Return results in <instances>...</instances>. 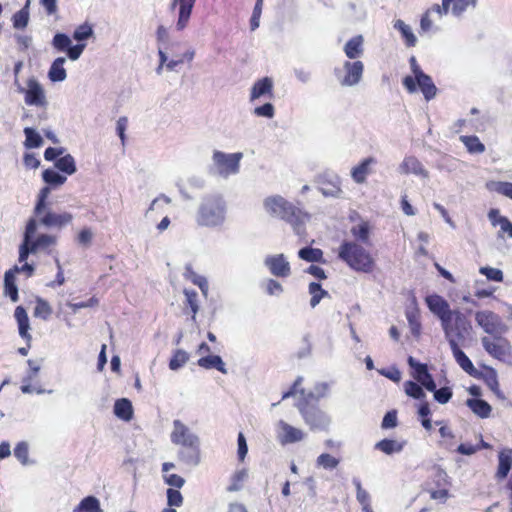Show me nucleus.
Wrapping results in <instances>:
<instances>
[{
	"mask_svg": "<svg viewBox=\"0 0 512 512\" xmlns=\"http://www.w3.org/2000/svg\"><path fill=\"white\" fill-rule=\"evenodd\" d=\"M237 442H238V451H237L238 459H239V461L243 462L247 455L248 447H247L245 436L242 432H240L238 434Z\"/></svg>",
	"mask_w": 512,
	"mask_h": 512,
	"instance_id": "obj_63",
	"label": "nucleus"
},
{
	"mask_svg": "<svg viewBox=\"0 0 512 512\" xmlns=\"http://www.w3.org/2000/svg\"><path fill=\"white\" fill-rule=\"evenodd\" d=\"M34 316L42 318L44 320L48 319L52 314V308L49 303L41 298L36 300V305L34 308Z\"/></svg>",
	"mask_w": 512,
	"mask_h": 512,
	"instance_id": "obj_48",
	"label": "nucleus"
},
{
	"mask_svg": "<svg viewBox=\"0 0 512 512\" xmlns=\"http://www.w3.org/2000/svg\"><path fill=\"white\" fill-rule=\"evenodd\" d=\"M340 178L337 175H322V195L340 198L342 190L340 188Z\"/></svg>",
	"mask_w": 512,
	"mask_h": 512,
	"instance_id": "obj_21",
	"label": "nucleus"
},
{
	"mask_svg": "<svg viewBox=\"0 0 512 512\" xmlns=\"http://www.w3.org/2000/svg\"><path fill=\"white\" fill-rule=\"evenodd\" d=\"M425 301L430 311L440 319L441 323L453 313L449 303L438 294L427 296Z\"/></svg>",
	"mask_w": 512,
	"mask_h": 512,
	"instance_id": "obj_14",
	"label": "nucleus"
},
{
	"mask_svg": "<svg viewBox=\"0 0 512 512\" xmlns=\"http://www.w3.org/2000/svg\"><path fill=\"white\" fill-rule=\"evenodd\" d=\"M404 442H398L392 439H383L376 443L375 448L387 455L399 453L403 450Z\"/></svg>",
	"mask_w": 512,
	"mask_h": 512,
	"instance_id": "obj_36",
	"label": "nucleus"
},
{
	"mask_svg": "<svg viewBox=\"0 0 512 512\" xmlns=\"http://www.w3.org/2000/svg\"><path fill=\"white\" fill-rule=\"evenodd\" d=\"M263 205L269 215L287 222L296 234H301L308 215L300 208L279 195L265 198Z\"/></svg>",
	"mask_w": 512,
	"mask_h": 512,
	"instance_id": "obj_1",
	"label": "nucleus"
},
{
	"mask_svg": "<svg viewBox=\"0 0 512 512\" xmlns=\"http://www.w3.org/2000/svg\"><path fill=\"white\" fill-rule=\"evenodd\" d=\"M460 140L470 153L481 154L485 151V145L477 136H461Z\"/></svg>",
	"mask_w": 512,
	"mask_h": 512,
	"instance_id": "obj_39",
	"label": "nucleus"
},
{
	"mask_svg": "<svg viewBox=\"0 0 512 512\" xmlns=\"http://www.w3.org/2000/svg\"><path fill=\"white\" fill-rule=\"evenodd\" d=\"M466 405L480 418H488L491 414L492 408L490 404L479 398L467 399Z\"/></svg>",
	"mask_w": 512,
	"mask_h": 512,
	"instance_id": "obj_28",
	"label": "nucleus"
},
{
	"mask_svg": "<svg viewBox=\"0 0 512 512\" xmlns=\"http://www.w3.org/2000/svg\"><path fill=\"white\" fill-rule=\"evenodd\" d=\"M25 103L27 105H35L40 107H43L47 104L44 90L35 79H31L27 83V90L25 91Z\"/></svg>",
	"mask_w": 512,
	"mask_h": 512,
	"instance_id": "obj_15",
	"label": "nucleus"
},
{
	"mask_svg": "<svg viewBox=\"0 0 512 512\" xmlns=\"http://www.w3.org/2000/svg\"><path fill=\"white\" fill-rule=\"evenodd\" d=\"M24 134L26 137L24 142L26 148H38L42 146L43 139L33 128L26 127L24 129Z\"/></svg>",
	"mask_w": 512,
	"mask_h": 512,
	"instance_id": "obj_43",
	"label": "nucleus"
},
{
	"mask_svg": "<svg viewBox=\"0 0 512 512\" xmlns=\"http://www.w3.org/2000/svg\"><path fill=\"white\" fill-rule=\"evenodd\" d=\"M393 26L396 30H398L401 33L407 47H414L416 45L417 38L409 25H407L404 21L398 19L394 22Z\"/></svg>",
	"mask_w": 512,
	"mask_h": 512,
	"instance_id": "obj_34",
	"label": "nucleus"
},
{
	"mask_svg": "<svg viewBox=\"0 0 512 512\" xmlns=\"http://www.w3.org/2000/svg\"><path fill=\"white\" fill-rule=\"evenodd\" d=\"M498 460L499 464L496 477L502 480L507 477L512 466V449L501 451L498 455Z\"/></svg>",
	"mask_w": 512,
	"mask_h": 512,
	"instance_id": "obj_27",
	"label": "nucleus"
},
{
	"mask_svg": "<svg viewBox=\"0 0 512 512\" xmlns=\"http://www.w3.org/2000/svg\"><path fill=\"white\" fill-rule=\"evenodd\" d=\"M423 386L419 385L418 383L414 382V381H406L404 383V390H405V393L414 398V399H418V400H422L426 397V394L425 392L423 391Z\"/></svg>",
	"mask_w": 512,
	"mask_h": 512,
	"instance_id": "obj_47",
	"label": "nucleus"
},
{
	"mask_svg": "<svg viewBox=\"0 0 512 512\" xmlns=\"http://www.w3.org/2000/svg\"><path fill=\"white\" fill-rule=\"evenodd\" d=\"M352 482L356 488V499L361 504L364 512H373L371 508L370 494L362 488L361 481L359 478L354 477Z\"/></svg>",
	"mask_w": 512,
	"mask_h": 512,
	"instance_id": "obj_31",
	"label": "nucleus"
},
{
	"mask_svg": "<svg viewBox=\"0 0 512 512\" xmlns=\"http://www.w3.org/2000/svg\"><path fill=\"white\" fill-rule=\"evenodd\" d=\"M163 479L167 485L176 489L182 488L185 484V479L177 474H164Z\"/></svg>",
	"mask_w": 512,
	"mask_h": 512,
	"instance_id": "obj_59",
	"label": "nucleus"
},
{
	"mask_svg": "<svg viewBox=\"0 0 512 512\" xmlns=\"http://www.w3.org/2000/svg\"><path fill=\"white\" fill-rule=\"evenodd\" d=\"M225 219V203L222 197L217 195L206 196L198 209L197 223L200 226L216 227Z\"/></svg>",
	"mask_w": 512,
	"mask_h": 512,
	"instance_id": "obj_3",
	"label": "nucleus"
},
{
	"mask_svg": "<svg viewBox=\"0 0 512 512\" xmlns=\"http://www.w3.org/2000/svg\"><path fill=\"white\" fill-rule=\"evenodd\" d=\"M364 38L362 35H357L349 39L344 45L345 55L352 60L360 58L364 53Z\"/></svg>",
	"mask_w": 512,
	"mask_h": 512,
	"instance_id": "obj_22",
	"label": "nucleus"
},
{
	"mask_svg": "<svg viewBox=\"0 0 512 512\" xmlns=\"http://www.w3.org/2000/svg\"><path fill=\"white\" fill-rule=\"evenodd\" d=\"M179 460L187 465L196 466L200 463V441L180 448Z\"/></svg>",
	"mask_w": 512,
	"mask_h": 512,
	"instance_id": "obj_19",
	"label": "nucleus"
},
{
	"mask_svg": "<svg viewBox=\"0 0 512 512\" xmlns=\"http://www.w3.org/2000/svg\"><path fill=\"white\" fill-rule=\"evenodd\" d=\"M339 256L354 270L369 272L372 269L373 260L370 254L357 243H343Z\"/></svg>",
	"mask_w": 512,
	"mask_h": 512,
	"instance_id": "obj_6",
	"label": "nucleus"
},
{
	"mask_svg": "<svg viewBox=\"0 0 512 512\" xmlns=\"http://www.w3.org/2000/svg\"><path fill=\"white\" fill-rule=\"evenodd\" d=\"M197 364L204 369H216L221 373H226L225 364L218 355H208L201 357Z\"/></svg>",
	"mask_w": 512,
	"mask_h": 512,
	"instance_id": "obj_33",
	"label": "nucleus"
},
{
	"mask_svg": "<svg viewBox=\"0 0 512 512\" xmlns=\"http://www.w3.org/2000/svg\"><path fill=\"white\" fill-rule=\"evenodd\" d=\"M74 512H103V510L95 496H87L80 501Z\"/></svg>",
	"mask_w": 512,
	"mask_h": 512,
	"instance_id": "obj_35",
	"label": "nucleus"
},
{
	"mask_svg": "<svg viewBox=\"0 0 512 512\" xmlns=\"http://www.w3.org/2000/svg\"><path fill=\"white\" fill-rule=\"evenodd\" d=\"M457 364L470 376L480 378L482 372L478 371L469 357L460 349V345L454 344L450 347Z\"/></svg>",
	"mask_w": 512,
	"mask_h": 512,
	"instance_id": "obj_17",
	"label": "nucleus"
},
{
	"mask_svg": "<svg viewBox=\"0 0 512 512\" xmlns=\"http://www.w3.org/2000/svg\"><path fill=\"white\" fill-rule=\"evenodd\" d=\"M195 1L196 0H173V6L179 5V18L177 22L179 30L187 26Z\"/></svg>",
	"mask_w": 512,
	"mask_h": 512,
	"instance_id": "obj_24",
	"label": "nucleus"
},
{
	"mask_svg": "<svg viewBox=\"0 0 512 512\" xmlns=\"http://www.w3.org/2000/svg\"><path fill=\"white\" fill-rule=\"evenodd\" d=\"M49 194V187H43L40 190L34 208V213L36 216L40 217V223L45 227L61 229L72 222L73 215L69 212L57 214L50 210H46V201Z\"/></svg>",
	"mask_w": 512,
	"mask_h": 512,
	"instance_id": "obj_5",
	"label": "nucleus"
},
{
	"mask_svg": "<svg viewBox=\"0 0 512 512\" xmlns=\"http://www.w3.org/2000/svg\"><path fill=\"white\" fill-rule=\"evenodd\" d=\"M434 399L440 404H446L450 401L453 396L452 389L450 387H441L437 389L435 385V390H432Z\"/></svg>",
	"mask_w": 512,
	"mask_h": 512,
	"instance_id": "obj_52",
	"label": "nucleus"
},
{
	"mask_svg": "<svg viewBox=\"0 0 512 512\" xmlns=\"http://www.w3.org/2000/svg\"><path fill=\"white\" fill-rule=\"evenodd\" d=\"M309 293L311 294L310 305L314 308L318 303H320V283L311 282L309 284Z\"/></svg>",
	"mask_w": 512,
	"mask_h": 512,
	"instance_id": "obj_62",
	"label": "nucleus"
},
{
	"mask_svg": "<svg viewBox=\"0 0 512 512\" xmlns=\"http://www.w3.org/2000/svg\"><path fill=\"white\" fill-rule=\"evenodd\" d=\"M184 295L186 297L185 305L190 308L192 317L195 318V315L198 312V294L195 290L185 289Z\"/></svg>",
	"mask_w": 512,
	"mask_h": 512,
	"instance_id": "obj_53",
	"label": "nucleus"
},
{
	"mask_svg": "<svg viewBox=\"0 0 512 512\" xmlns=\"http://www.w3.org/2000/svg\"><path fill=\"white\" fill-rule=\"evenodd\" d=\"M55 166L62 172L71 175L75 173L76 171V165L74 158L67 154L65 156H62L56 160Z\"/></svg>",
	"mask_w": 512,
	"mask_h": 512,
	"instance_id": "obj_42",
	"label": "nucleus"
},
{
	"mask_svg": "<svg viewBox=\"0 0 512 512\" xmlns=\"http://www.w3.org/2000/svg\"><path fill=\"white\" fill-rule=\"evenodd\" d=\"M14 317L18 325L20 337L26 342V347H20L18 353L26 356L31 347L32 335L29 333L30 322L28 314L23 306H17L14 311Z\"/></svg>",
	"mask_w": 512,
	"mask_h": 512,
	"instance_id": "obj_10",
	"label": "nucleus"
},
{
	"mask_svg": "<svg viewBox=\"0 0 512 512\" xmlns=\"http://www.w3.org/2000/svg\"><path fill=\"white\" fill-rule=\"evenodd\" d=\"M170 438L171 442L180 446V448L199 441L198 436L193 434L180 420L173 421V431L171 432Z\"/></svg>",
	"mask_w": 512,
	"mask_h": 512,
	"instance_id": "obj_13",
	"label": "nucleus"
},
{
	"mask_svg": "<svg viewBox=\"0 0 512 512\" xmlns=\"http://www.w3.org/2000/svg\"><path fill=\"white\" fill-rule=\"evenodd\" d=\"M52 45L57 51L64 52L71 45V39L64 33H57L53 37Z\"/></svg>",
	"mask_w": 512,
	"mask_h": 512,
	"instance_id": "obj_51",
	"label": "nucleus"
},
{
	"mask_svg": "<svg viewBox=\"0 0 512 512\" xmlns=\"http://www.w3.org/2000/svg\"><path fill=\"white\" fill-rule=\"evenodd\" d=\"M115 415L125 421H129L133 417V407L130 400L121 398L115 401L114 404Z\"/></svg>",
	"mask_w": 512,
	"mask_h": 512,
	"instance_id": "obj_29",
	"label": "nucleus"
},
{
	"mask_svg": "<svg viewBox=\"0 0 512 512\" xmlns=\"http://www.w3.org/2000/svg\"><path fill=\"white\" fill-rule=\"evenodd\" d=\"M494 339L496 341H491L488 337H482L483 348L493 358L512 367V347L510 343L501 336Z\"/></svg>",
	"mask_w": 512,
	"mask_h": 512,
	"instance_id": "obj_9",
	"label": "nucleus"
},
{
	"mask_svg": "<svg viewBox=\"0 0 512 512\" xmlns=\"http://www.w3.org/2000/svg\"><path fill=\"white\" fill-rule=\"evenodd\" d=\"M247 476V470L244 468L236 471L230 478V484L227 487V491L235 492L242 489L244 481L246 480Z\"/></svg>",
	"mask_w": 512,
	"mask_h": 512,
	"instance_id": "obj_40",
	"label": "nucleus"
},
{
	"mask_svg": "<svg viewBox=\"0 0 512 512\" xmlns=\"http://www.w3.org/2000/svg\"><path fill=\"white\" fill-rule=\"evenodd\" d=\"M406 318H407L411 333L414 336H419L420 330H421V323L419 320L418 309L417 308L407 309L406 310Z\"/></svg>",
	"mask_w": 512,
	"mask_h": 512,
	"instance_id": "obj_41",
	"label": "nucleus"
},
{
	"mask_svg": "<svg viewBox=\"0 0 512 512\" xmlns=\"http://www.w3.org/2000/svg\"><path fill=\"white\" fill-rule=\"evenodd\" d=\"M399 172L402 174H414L422 178H428L429 172L422 163L414 156L405 157L399 166Z\"/></svg>",
	"mask_w": 512,
	"mask_h": 512,
	"instance_id": "obj_18",
	"label": "nucleus"
},
{
	"mask_svg": "<svg viewBox=\"0 0 512 512\" xmlns=\"http://www.w3.org/2000/svg\"><path fill=\"white\" fill-rule=\"evenodd\" d=\"M188 360H189L188 353L182 349H177L174 351V353L169 361V368L171 370H177L180 367L184 366Z\"/></svg>",
	"mask_w": 512,
	"mask_h": 512,
	"instance_id": "obj_46",
	"label": "nucleus"
},
{
	"mask_svg": "<svg viewBox=\"0 0 512 512\" xmlns=\"http://www.w3.org/2000/svg\"><path fill=\"white\" fill-rule=\"evenodd\" d=\"M280 424L282 428L281 441L283 443H292L301 440L302 433L300 430L284 422H281Z\"/></svg>",
	"mask_w": 512,
	"mask_h": 512,
	"instance_id": "obj_38",
	"label": "nucleus"
},
{
	"mask_svg": "<svg viewBox=\"0 0 512 512\" xmlns=\"http://www.w3.org/2000/svg\"><path fill=\"white\" fill-rule=\"evenodd\" d=\"M14 456L22 463H28L29 447L24 441L19 442L14 448Z\"/></svg>",
	"mask_w": 512,
	"mask_h": 512,
	"instance_id": "obj_57",
	"label": "nucleus"
},
{
	"mask_svg": "<svg viewBox=\"0 0 512 512\" xmlns=\"http://www.w3.org/2000/svg\"><path fill=\"white\" fill-rule=\"evenodd\" d=\"M445 339L450 347L454 344L461 345L472 330L471 321L458 309H454L452 315L441 323Z\"/></svg>",
	"mask_w": 512,
	"mask_h": 512,
	"instance_id": "obj_4",
	"label": "nucleus"
},
{
	"mask_svg": "<svg viewBox=\"0 0 512 512\" xmlns=\"http://www.w3.org/2000/svg\"><path fill=\"white\" fill-rule=\"evenodd\" d=\"M479 272L482 275H485L486 278L490 281H495V282L503 281V272L500 269L485 266V267H481L479 269Z\"/></svg>",
	"mask_w": 512,
	"mask_h": 512,
	"instance_id": "obj_54",
	"label": "nucleus"
},
{
	"mask_svg": "<svg viewBox=\"0 0 512 512\" xmlns=\"http://www.w3.org/2000/svg\"><path fill=\"white\" fill-rule=\"evenodd\" d=\"M93 33L92 27L89 24H82L73 33V38L77 41L88 39Z\"/></svg>",
	"mask_w": 512,
	"mask_h": 512,
	"instance_id": "obj_58",
	"label": "nucleus"
},
{
	"mask_svg": "<svg viewBox=\"0 0 512 512\" xmlns=\"http://www.w3.org/2000/svg\"><path fill=\"white\" fill-rule=\"evenodd\" d=\"M65 61L64 57H58L53 61L48 72L49 79L52 82H61L66 79Z\"/></svg>",
	"mask_w": 512,
	"mask_h": 512,
	"instance_id": "obj_30",
	"label": "nucleus"
},
{
	"mask_svg": "<svg viewBox=\"0 0 512 512\" xmlns=\"http://www.w3.org/2000/svg\"><path fill=\"white\" fill-rule=\"evenodd\" d=\"M453 2L452 13L456 16L461 15L469 6L475 7L477 0H443L444 14L449 11V6Z\"/></svg>",
	"mask_w": 512,
	"mask_h": 512,
	"instance_id": "obj_32",
	"label": "nucleus"
},
{
	"mask_svg": "<svg viewBox=\"0 0 512 512\" xmlns=\"http://www.w3.org/2000/svg\"><path fill=\"white\" fill-rule=\"evenodd\" d=\"M37 230V222L34 218L28 220L24 232L23 242L19 247V261L25 262L30 254L46 251L57 243V237L49 234H40L33 239Z\"/></svg>",
	"mask_w": 512,
	"mask_h": 512,
	"instance_id": "obj_2",
	"label": "nucleus"
},
{
	"mask_svg": "<svg viewBox=\"0 0 512 512\" xmlns=\"http://www.w3.org/2000/svg\"><path fill=\"white\" fill-rule=\"evenodd\" d=\"M43 180L54 186H59L65 183L66 177L59 174L57 171L53 169H46L42 173Z\"/></svg>",
	"mask_w": 512,
	"mask_h": 512,
	"instance_id": "obj_49",
	"label": "nucleus"
},
{
	"mask_svg": "<svg viewBox=\"0 0 512 512\" xmlns=\"http://www.w3.org/2000/svg\"><path fill=\"white\" fill-rule=\"evenodd\" d=\"M167 504L172 507H180L183 504V496L178 489H167Z\"/></svg>",
	"mask_w": 512,
	"mask_h": 512,
	"instance_id": "obj_55",
	"label": "nucleus"
},
{
	"mask_svg": "<svg viewBox=\"0 0 512 512\" xmlns=\"http://www.w3.org/2000/svg\"><path fill=\"white\" fill-rule=\"evenodd\" d=\"M417 82V86L421 90L424 95V98L427 101L432 100L437 94V87L435 86L432 78L427 74H422L415 78Z\"/></svg>",
	"mask_w": 512,
	"mask_h": 512,
	"instance_id": "obj_25",
	"label": "nucleus"
},
{
	"mask_svg": "<svg viewBox=\"0 0 512 512\" xmlns=\"http://www.w3.org/2000/svg\"><path fill=\"white\" fill-rule=\"evenodd\" d=\"M340 459L327 453H322V468L334 469L338 466Z\"/></svg>",
	"mask_w": 512,
	"mask_h": 512,
	"instance_id": "obj_64",
	"label": "nucleus"
},
{
	"mask_svg": "<svg viewBox=\"0 0 512 512\" xmlns=\"http://www.w3.org/2000/svg\"><path fill=\"white\" fill-rule=\"evenodd\" d=\"M298 255L301 259L308 262L320 261V249L305 247L299 251Z\"/></svg>",
	"mask_w": 512,
	"mask_h": 512,
	"instance_id": "obj_56",
	"label": "nucleus"
},
{
	"mask_svg": "<svg viewBox=\"0 0 512 512\" xmlns=\"http://www.w3.org/2000/svg\"><path fill=\"white\" fill-rule=\"evenodd\" d=\"M364 64L360 60H346L341 68H335L334 74L342 87H354L363 77Z\"/></svg>",
	"mask_w": 512,
	"mask_h": 512,
	"instance_id": "obj_7",
	"label": "nucleus"
},
{
	"mask_svg": "<svg viewBox=\"0 0 512 512\" xmlns=\"http://www.w3.org/2000/svg\"><path fill=\"white\" fill-rule=\"evenodd\" d=\"M397 426V412L395 410L388 411L382 420L381 427L390 429Z\"/></svg>",
	"mask_w": 512,
	"mask_h": 512,
	"instance_id": "obj_61",
	"label": "nucleus"
},
{
	"mask_svg": "<svg viewBox=\"0 0 512 512\" xmlns=\"http://www.w3.org/2000/svg\"><path fill=\"white\" fill-rule=\"evenodd\" d=\"M476 323L489 335L499 338L508 331L507 325L501 317L493 311H478L475 314Z\"/></svg>",
	"mask_w": 512,
	"mask_h": 512,
	"instance_id": "obj_8",
	"label": "nucleus"
},
{
	"mask_svg": "<svg viewBox=\"0 0 512 512\" xmlns=\"http://www.w3.org/2000/svg\"><path fill=\"white\" fill-rule=\"evenodd\" d=\"M254 114L258 117L272 118L275 114L274 106L271 103H265L254 109Z\"/></svg>",
	"mask_w": 512,
	"mask_h": 512,
	"instance_id": "obj_60",
	"label": "nucleus"
},
{
	"mask_svg": "<svg viewBox=\"0 0 512 512\" xmlns=\"http://www.w3.org/2000/svg\"><path fill=\"white\" fill-rule=\"evenodd\" d=\"M265 265L269 268L271 274L276 277L285 278L291 274L290 264L283 254L267 257Z\"/></svg>",
	"mask_w": 512,
	"mask_h": 512,
	"instance_id": "obj_16",
	"label": "nucleus"
},
{
	"mask_svg": "<svg viewBox=\"0 0 512 512\" xmlns=\"http://www.w3.org/2000/svg\"><path fill=\"white\" fill-rule=\"evenodd\" d=\"M408 365L413 369V377L416 379L421 386L426 390H435V381L432 375L428 371V367L424 363L418 362L412 356L407 359Z\"/></svg>",
	"mask_w": 512,
	"mask_h": 512,
	"instance_id": "obj_12",
	"label": "nucleus"
},
{
	"mask_svg": "<svg viewBox=\"0 0 512 512\" xmlns=\"http://www.w3.org/2000/svg\"><path fill=\"white\" fill-rule=\"evenodd\" d=\"M262 96H267L269 98H273V81L269 77H263L257 80L252 88L250 93V100L254 101Z\"/></svg>",
	"mask_w": 512,
	"mask_h": 512,
	"instance_id": "obj_20",
	"label": "nucleus"
},
{
	"mask_svg": "<svg viewBox=\"0 0 512 512\" xmlns=\"http://www.w3.org/2000/svg\"><path fill=\"white\" fill-rule=\"evenodd\" d=\"M376 163V159L368 157L351 171V176L356 183H364L367 175L371 173L370 166Z\"/></svg>",
	"mask_w": 512,
	"mask_h": 512,
	"instance_id": "obj_26",
	"label": "nucleus"
},
{
	"mask_svg": "<svg viewBox=\"0 0 512 512\" xmlns=\"http://www.w3.org/2000/svg\"><path fill=\"white\" fill-rule=\"evenodd\" d=\"M487 188L512 199V183L510 182H490L487 184Z\"/></svg>",
	"mask_w": 512,
	"mask_h": 512,
	"instance_id": "obj_50",
	"label": "nucleus"
},
{
	"mask_svg": "<svg viewBox=\"0 0 512 512\" xmlns=\"http://www.w3.org/2000/svg\"><path fill=\"white\" fill-rule=\"evenodd\" d=\"M484 369L486 370V372L482 373V376L479 379H483L485 384L493 392L494 390H497L499 388L497 371L490 366H484Z\"/></svg>",
	"mask_w": 512,
	"mask_h": 512,
	"instance_id": "obj_44",
	"label": "nucleus"
},
{
	"mask_svg": "<svg viewBox=\"0 0 512 512\" xmlns=\"http://www.w3.org/2000/svg\"><path fill=\"white\" fill-rule=\"evenodd\" d=\"M17 272H19L18 267H14V269H10L4 274V294L9 296L12 302H17L19 299L15 277Z\"/></svg>",
	"mask_w": 512,
	"mask_h": 512,
	"instance_id": "obj_23",
	"label": "nucleus"
},
{
	"mask_svg": "<svg viewBox=\"0 0 512 512\" xmlns=\"http://www.w3.org/2000/svg\"><path fill=\"white\" fill-rule=\"evenodd\" d=\"M369 232V224L366 221H362L351 228V234L364 244L369 243Z\"/></svg>",
	"mask_w": 512,
	"mask_h": 512,
	"instance_id": "obj_45",
	"label": "nucleus"
},
{
	"mask_svg": "<svg viewBox=\"0 0 512 512\" xmlns=\"http://www.w3.org/2000/svg\"><path fill=\"white\" fill-rule=\"evenodd\" d=\"M241 157V153L225 154L220 151H216L213 155L219 172L224 175L238 172Z\"/></svg>",
	"mask_w": 512,
	"mask_h": 512,
	"instance_id": "obj_11",
	"label": "nucleus"
},
{
	"mask_svg": "<svg viewBox=\"0 0 512 512\" xmlns=\"http://www.w3.org/2000/svg\"><path fill=\"white\" fill-rule=\"evenodd\" d=\"M31 0H26L25 5L13 15V26L16 29H23L29 21V7Z\"/></svg>",
	"mask_w": 512,
	"mask_h": 512,
	"instance_id": "obj_37",
	"label": "nucleus"
}]
</instances>
